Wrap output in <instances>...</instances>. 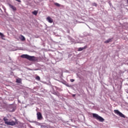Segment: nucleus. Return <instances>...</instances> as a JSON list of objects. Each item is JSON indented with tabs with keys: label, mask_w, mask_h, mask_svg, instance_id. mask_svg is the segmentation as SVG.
<instances>
[{
	"label": "nucleus",
	"mask_w": 128,
	"mask_h": 128,
	"mask_svg": "<svg viewBox=\"0 0 128 128\" xmlns=\"http://www.w3.org/2000/svg\"><path fill=\"white\" fill-rule=\"evenodd\" d=\"M86 46H84V48H80L78 49V52H82V50H86Z\"/></svg>",
	"instance_id": "nucleus-10"
},
{
	"label": "nucleus",
	"mask_w": 128,
	"mask_h": 128,
	"mask_svg": "<svg viewBox=\"0 0 128 128\" xmlns=\"http://www.w3.org/2000/svg\"><path fill=\"white\" fill-rule=\"evenodd\" d=\"M3 120L5 122V124H7V126H16V122H14L12 120L8 121V118H6V117H4Z\"/></svg>",
	"instance_id": "nucleus-2"
},
{
	"label": "nucleus",
	"mask_w": 128,
	"mask_h": 128,
	"mask_svg": "<svg viewBox=\"0 0 128 128\" xmlns=\"http://www.w3.org/2000/svg\"><path fill=\"white\" fill-rule=\"evenodd\" d=\"M54 6H58V7L60 6V4L58 3L54 2Z\"/></svg>",
	"instance_id": "nucleus-14"
},
{
	"label": "nucleus",
	"mask_w": 128,
	"mask_h": 128,
	"mask_svg": "<svg viewBox=\"0 0 128 128\" xmlns=\"http://www.w3.org/2000/svg\"><path fill=\"white\" fill-rule=\"evenodd\" d=\"M114 114H118V116H120V118H126V116L124 114H122V113L118 111V110H114Z\"/></svg>",
	"instance_id": "nucleus-4"
},
{
	"label": "nucleus",
	"mask_w": 128,
	"mask_h": 128,
	"mask_svg": "<svg viewBox=\"0 0 128 128\" xmlns=\"http://www.w3.org/2000/svg\"><path fill=\"white\" fill-rule=\"evenodd\" d=\"M70 82H74V79H70Z\"/></svg>",
	"instance_id": "nucleus-16"
},
{
	"label": "nucleus",
	"mask_w": 128,
	"mask_h": 128,
	"mask_svg": "<svg viewBox=\"0 0 128 128\" xmlns=\"http://www.w3.org/2000/svg\"><path fill=\"white\" fill-rule=\"evenodd\" d=\"M93 6H96L98 4H96V3H94Z\"/></svg>",
	"instance_id": "nucleus-17"
},
{
	"label": "nucleus",
	"mask_w": 128,
	"mask_h": 128,
	"mask_svg": "<svg viewBox=\"0 0 128 128\" xmlns=\"http://www.w3.org/2000/svg\"><path fill=\"white\" fill-rule=\"evenodd\" d=\"M36 80H40V76H36Z\"/></svg>",
	"instance_id": "nucleus-15"
},
{
	"label": "nucleus",
	"mask_w": 128,
	"mask_h": 128,
	"mask_svg": "<svg viewBox=\"0 0 128 128\" xmlns=\"http://www.w3.org/2000/svg\"><path fill=\"white\" fill-rule=\"evenodd\" d=\"M20 58H26L30 62H36L38 61V58L34 56H30V55H28L26 54H22L20 56Z\"/></svg>",
	"instance_id": "nucleus-1"
},
{
	"label": "nucleus",
	"mask_w": 128,
	"mask_h": 128,
	"mask_svg": "<svg viewBox=\"0 0 128 128\" xmlns=\"http://www.w3.org/2000/svg\"><path fill=\"white\" fill-rule=\"evenodd\" d=\"M46 20H48V22L50 24H52V22H54V20L50 16L46 18Z\"/></svg>",
	"instance_id": "nucleus-7"
},
{
	"label": "nucleus",
	"mask_w": 128,
	"mask_h": 128,
	"mask_svg": "<svg viewBox=\"0 0 128 128\" xmlns=\"http://www.w3.org/2000/svg\"><path fill=\"white\" fill-rule=\"evenodd\" d=\"M19 38H20V40H22V42L26 40V38H24L22 35H20L19 37Z\"/></svg>",
	"instance_id": "nucleus-8"
},
{
	"label": "nucleus",
	"mask_w": 128,
	"mask_h": 128,
	"mask_svg": "<svg viewBox=\"0 0 128 128\" xmlns=\"http://www.w3.org/2000/svg\"><path fill=\"white\" fill-rule=\"evenodd\" d=\"M0 36H1V38H2V40H4V35L3 34L0 32Z\"/></svg>",
	"instance_id": "nucleus-13"
},
{
	"label": "nucleus",
	"mask_w": 128,
	"mask_h": 128,
	"mask_svg": "<svg viewBox=\"0 0 128 128\" xmlns=\"http://www.w3.org/2000/svg\"><path fill=\"white\" fill-rule=\"evenodd\" d=\"M37 118L38 120H42V113H40V112H37Z\"/></svg>",
	"instance_id": "nucleus-6"
},
{
	"label": "nucleus",
	"mask_w": 128,
	"mask_h": 128,
	"mask_svg": "<svg viewBox=\"0 0 128 128\" xmlns=\"http://www.w3.org/2000/svg\"><path fill=\"white\" fill-rule=\"evenodd\" d=\"M38 12L36 10H34L32 12V14H34V16H38Z\"/></svg>",
	"instance_id": "nucleus-12"
},
{
	"label": "nucleus",
	"mask_w": 128,
	"mask_h": 128,
	"mask_svg": "<svg viewBox=\"0 0 128 128\" xmlns=\"http://www.w3.org/2000/svg\"><path fill=\"white\" fill-rule=\"evenodd\" d=\"M72 96H76V94H73V95H72Z\"/></svg>",
	"instance_id": "nucleus-19"
},
{
	"label": "nucleus",
	"mask_w": 128,
	"mask_h": 128,
	"mask_svg": "<svg viewBox=\"0 0 128 128\" xmlns=\"http://www.w3.org/2000/svg\"><path fill=\"white\" fill-rule=\"evenodd\" d=\"M16 2H21L22 1H20V0H16Z\"/></svg>",
	"instance_id": "nucleus-18"
},
{
	"label": "nucleus",
	"mask_w": 128,
	"mask_h": 128,
	"mask_svg": "<svg viewBox=\"0 0 128 128\" xmlns=\"http://www.w3.org/2000/svg\"><path fill=\"white\" fill-rule=\"evenodd\" d=\"M8 6H9V7L12 10L13 12H16V6L12 5V4H8Z\"/></svg>",
	"instance_id": "nucleus-5"
},
{
	"label": "nucleus",
	"mask_w": 128,
	"mask_h": 128,
	"mask_svg": "<svg viewBox=\"0 0 128 128\" xmlns=\"http://www.w3.org/2000/svg\"><path fill=\"white\" fill-rule=\"evenodd\" d=\"M92 116L97 120H99V122H104V119L102 118V116H98V114H92Z\"/></svg>",
	"instance_id": "nucleus-3"
},
{
	"label": "nucleus",
	"mask_w": 128,
	"mask_h": 128,
	"mask_svg": "<svg viewBox=\"0 0 128 128\" xmlns=\"http://www.w3.org/2000/svg\"><path fill=\"white\" fill-rule=\"evenodd\" d=\"M112 41V38H109L107 40L104 41V44H108V42H110Z\"/></svg>",
	"instance_id": "nucleus-9"
},
{
	"label": "nucleus",
	"mask_w": 128,
	"mask_h": 128,
	"mask_svg": "<svg viewBox=\"0 0 128 128\" xmlns=\"http://www.w3.org/2000/svg\"><path fill=\"white\" fill-rule=\"evenodd\" d=\"M16 82H18V84H22V79H20V78L16 79Z\"/></svg>",
	"instance_id": "nucleus-11"
}]
</instances>
